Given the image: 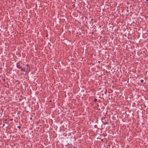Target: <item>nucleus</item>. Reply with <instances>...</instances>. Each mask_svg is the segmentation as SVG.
<instances>
[{
  "label": "nucleus",
  "mask_w": 148,
  "mask_h": 148,
  "mask_svg": "<svg viewBox=\"0 0 148 148\" xmlns=\"http://www.w3.org/2000/svg\"><path fill=\"white\" fill-rule=\"evenodd\" d=\"M34 109L36 110L37 109V107H35L34 106Z\"/></svg>",
  "instance_id": "6"
},
{
  "label": "nucleus",
  "mask_w": 148,
  "mask_h": 148,
  "mask_svg": "<svg viewBox=\"0 0 148 148\" xmlns=\"http://www.w3.org/2000/svg\"><path fill=\"white\" fill-rule=\"evenodd\" d=\"M94 127L95 128H97V125H94Z\"/></svg>",
  "instance_id": "5"
},
{
  "label": "nucleus",
  "mask_w": 148,
  "mask_h": 148,
  "mask_svg": "<svg viewBox=\"0 0 148 148\" xmlns=\"http://www.w3.org/2000/svg\"><path fill=\"white\" fill-rule=\"evenodd\" d=\"M9 120H10V121H12V120H13V119H10Z\"/></svg>",
  "instance_id": "11"
},
{
  "label": "nucleus",
  "mask_w": 148,
  "mask_h": 148,
  "mask_svg": "<svg viewBox=\"0 0 148 148\" xmlns=\"http://www.w3.org/2000/svg\"><path fill=\"white\" fill-rule=\"evenodd\" d=\"M17 127L19 128V130H20L21 128V126H20Z\"/></svg>",
  "instance_id": "4"
},
{
  "label": "nucleus",
  "mask_w": 148,
  "mask_h": 148,
  "mask_svg": "<svg viewBox=\"0 0 148 148\" xmlns=\"http://www.w3.org/2000/svg\"><path fill=\"white\" fill-rule=\"evenodd\" d=\"M141 82H143L144 81V80L143 79H142L140 80Z\"/></svg>",
  "instance_id": "10"
},
{
  "label": "nucleus",
  "mask_w": 148,
  "mask_h": 148,
  "mask_svg": "<svg viewBox=\"0 0 148 148\" xmlns=\"http://www.w3.org/2000/svg\"><path fill=\"white\" fill-rule=\"evenodd\" d=\"M94 101L96 102L97 101V99H95L94 100Z\"/></svg>",
  "instance_id": "7"
},
{
  "label": "nucleus",
  "mask_w": 148,
  "mask_h": 148,
  "mask_svg": "<svg viewBox=\"0 0 148 148\" xmlns=\"http://www.w3.org/2000/svg\"><path fill=\"white\" fill-rule=\"evenodd\" d=\"M147 2V4L148 5V0H146Z\"/></svg>",
  "instance_id": "9"
},
{
  "label": "nucleus",
  "mask_w": 148,
  "mask_h": 148,
  "mask_svg": "<svg viewBox=\"0 0 148 148\" xmlns=\"http://www.w3.org/2000/svg\"><path fill=\"white\" fill-rule=\"evenodd\" d=\"M108 124V122H106L105 123V124Z\"/></svg>",
  "instance_id": "8"
},
{
  "label": "nucleus",
  "mask_w": 148,
  "mask_h": 148,
  "mask_svg": "<svg viewBox=\"0 0 148 148\" xmlns=\"http://www.w3.org/2000/svg\"><path fill=\"white\" fill-rule=\"evenodd\" d=\"M26 67H25V72H26V73H28L30 71V66L28 64H27L26 65Z\"/></svg>",
  "instance_id": "1"
},
{
  "label": "nucleus",
  "mask_w": 148,
  "mask_h": 148,
  "mask_svg": "<svg viewBox=\"0 0 148 148\" xmlns=\"http://www.w3.org/2000/svg\"><path fill=\"white\" fill-rule=\"evenodd\" d=\"M3 80L5 81V79H3Z\"/></svg>",
  "instance_id": "13"
},
{
  "label": "nucleus",
  "mask_w": 148,
  "mask_h": 148,
  "mask_svg": "<svg viewBox=\"0 0 148 148\" xmlns=\"http://www.w3.org/2000/svg\"><path fill=\"white\" fill-rule=\"evenodd\" d=\"M22 63H21L20 62H18L16 64V67L19 69H21V66H22Z\"/></svg>",
  "instance_id": "2"
},
{
  "label": "nucleus",
  "mask_w": 148,
  "mask_h": 148,
  "mask_svg": "<svg viewBox=\"0 0 148 148\" xmlns=\"http://www.w3.org/2000/svg\"><path fill=\"white\" fill-rule=\"evenodd\" d=\"M25 69V67H22V66H21V69H21V70L22 71L25 72V69Z\"/></svg>",
  "instance_id": "3"
},
{
  "label": "nucleus",
  "mask_w": 148,
  "mask_h": 148,
  "mask_svg": "<svg viewBox=\"0 0 148 148\" xmlns=\"http://www.w3.org/2000/svg\"><path fill=\"white\" fill-rule=\"evenodd\" d=\"M73 148H77V147L73 146Z\"/></svg>",
  "instance_id": "12"
}]
</instances>
